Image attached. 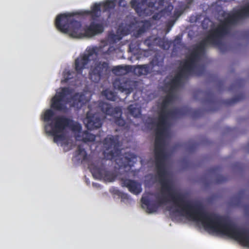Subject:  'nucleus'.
Listing matches in <instances>:
<instances>
[{
    "mask_svg": "<svg viewBox=\"0 0 249 249\" xmlns=\"http://www.w3.org/2000/svg\"><path fill=\"white\" fill-rule=\"evenodd\" d=\"M151 63L153 66H162L163 63V59L162 58L161 60H159L157 56H155L151 61Z\"/></svg>",
    "mask_w": 249,
    "mask_h": 249,
    "instance_id": "obj_34",
    "label": "nucleus"
},
{
    "mask_svg": "<svg viewBox=\"0 0 249 249\" xmlns=\"http://www.w3.org/2000/svg\"><path fill=\"white\" fill-rule=\"evenodd\" d=\"M131 83V81L129 79L124 77L116 79L113 82V85L115 89L125 92L128 95L133 90Z\"/></svg>",
    "mask_w": 249,
    "mask_h": 249,
    "instance_id": "obj_15",
    "label": "nucleus"
},
{
    "mask_svg": "<svg viewBox=\"0 0 249 249\" xmlns=\"http://www.w3.org/2000/svg\"><path fill=\"white\" fill-rule=\"evenodd\" d=\"M152 68L149 65H138L133 67L132 71L138 76L146 75L150 72Z\"/></svg>",
    "mask_w": 249,
    "mask_h": 249,
    "instance_id": "obj_20",
    "label": "nucleus"
},
{
    "mask_svg": "<svg viewBox=\"0 0 249 249\" xmlns=\"http://www.w3.org/2000/svg\"><path fill=\"white\" fill-rule=\"evenodd\" d=\"M76 155L79 157V159L82 161H86L88 159L87 153L81 145H78L76 151Z\"/></svg>",
    "mask_w": 249,
    "mask_h": 249,
    "instance_id": "obj_27",
    "label": "nucleus"
},
{
    "mask_svg": "<svg viewBox=\"0 0 249 249\" xmlns=\"http://www.w3.org/2000/svg\"><path fill=\"white\" fill-rule=\"evenodd\" d=\"M72 106L77 108H80L85 105L88 100L83 93H76L71 98Z\"/></svg>",
    "mask_w": 249,
    "mask_h": 249,
    "instance_id": "obj_19",
    "label": "nucleus"
},
{
    "mask_svg": "<svg viewBox=\"0 0 249 249\" xmlns=\"http://www.w3.org/2000/svg\"><path fill=\"white\" fill-rule=\"evenodd\" d=\"M175 22V20H171L168 21L167 24V26L168 28V32L170 30L171 27L174 25V23Z\"/></svg>",
    "mask_w": 249,
    "mask_h": 249,
    "instance_id": "obj_40",
    "label": "nucleus"
},
{
    "mask_svg": "<svg viewBox=\"0 0 249 249\" xmlns=\"http://www.w3.org/2000/svg\"><path fill=\"white\" fill-rule=\"evenodd\" d=\"M152 18L154 19H157V18H158V15H154L153 16Z\"/></svg>",
    "mask_w": 249,
    "mask_h": 249,
    "instance_id": "obj_44",
    "label": "nucleus"
},
{
    "mask_svg": "<svg viewBox=\"0 0 249 249\" xmlns=\"http://www.w3.org/2000/svg\"><path fill=\"white\" fill-rule=\"evenodd\" d=\"M155 196L157 200L155 203H151L150 199L147 196H143L141 198V202L146 206V212L148 213L156 212L159 207L168 201L167 197L163 195L160 196L156 195Z\"/></svg>",
    "mask_w": 249,
    "mask_h": 249,
    "instance_id": "obj_13",
    "label": "nucleus"
},
{
    "mask_svg": "<svg viewBox=\"0 0 249 249\" xmlns=\"http://www.w3.org/2000/svg\"><path fill=\"white\" fill-rule=\"evenodd\" d=\"M84 123L87 129L90 130L101 127L103 123L99 115L96 113L92 114L90 111L87 113Z\"/></svg>",
    "mask_w": 249,
    "mask_h": 249,
    "instance_id": "obj_14",
    "label": "nucleus"
},
{
    "mask_svg": "<svg viewBox=\"0 0 249 249\" xmlns=\"http://www.w3.org/2000/svg\"><path fill=\"white\" fill-rule=\"evenodd\" d=\"M122 187H126L128 191L134 195H139L142 191V184L138 181L127 178H121Z\"/></svg>",
    "mask_w": 249,
    "mask_h": 249,
    "instance_id": "obj_16",
    "label": "nucleus"
},
{
    "mask_svg": "<svg viewBox=\"0 0 249 249\" xmlns=\"http://www.w3.org/2000/svg\"><path fill=\"white\" fill-rule=\"evenodd\" d=\"M116 5L115 0H108L103 3V11H107L114 8Z\"/></svg>",
    "mask_w": 249,
    "mask_h": 249,
    "instance_id": "obj_30",
    "label": "nucleus"
},
{
    "mask_svg": "<svg viewBox=\"0 0 249 249\" xmlns=\"http://www.w3.org/2000/svg\"><path fill=\"white\" fill-rule=\"evenodd\" d=\"M97 50L96 47L89 48L84 54L80 55L75 60L74 69L77 74H81L83 70L88 68L93 55L97 56Z\"/></svg>",
    "mask_w": 249,
    "mask_h": 249,
    "instance_id": "obj_10",
    "label": "nucleus"
},
{
    "mask_svg": "<svg viewBox=\"0 0 249 249\" xmlns=\"http://www.w3.org/2000/svg\"><path fill=\"white\" fill-rule=\"evenodd\" d=\"M109 71V63L107 62L97 61L90 69L89 76L91 80L98 83L101 78Z\"/></svg>",
    "mask_w": 249,
    "mask_h": 249,
    "instance_id": "obj_12",
    "label": "nucleus"
},
{
    "mask_svg": "<svg viewBox=\"0 0 249 249\" xmlns=\"http://www.w3.org/2000/svg\"><path fill=\"white\" fill-rule=\"evenodd\" d=\"M185 114L182 108H175L171 110L160 109L159 113L156 129L154 154L155 166L159 182L161 186V191L169 193V196L171 201L177 207L176 212L181 214H184L187 217H222L206 212L200 204H192L187 201L184 196L180 193H170L172 184L167 178V172L165 166L167 153L164 149L163 137L168 117L178 118Z\"/></svg>",
    "mask_w": 249,
    "mask_h": 249,
    "instance_id": "obj_1",
    "label": "nucleus"
},
{
    "mask_svg": "<svg viewBox=\"0 0 249 249\" xmlns=\"http://www.w3.org/2000/svg\"><path fill=\"white\" fill-rule=\"evenodd\" d=\"M197 145V144H196V143L193 144V145L192 146V149L196 148V147Z\"/></svg>",
    "mask_w": 249,
    "mask_h": 249,
    "instance_id": "obj_45",
    "label": "nucleus"
},
{
    "mask_svg": "<svg viewBox=\"0 0 249 249\" xmlns=\"http://www.w3.org/2000/svg\"><path fill=\"white\" fill-rule=\"evenodd\" d=\"M221 16L224 18V19L216 28L210 30L207 36L198 44L200 51L205 52L206 48L210 45L217 46L222 50V39L229 33L231 26L245 17L241 9L232 13L223 11Z\"/></svg>",
    "mask_w": 249,
    "mask_h": 249,
    "instance_id": "obj_3",
    "label": "nucleus"
},
{
    "mask_svg": "<svg viewBox=\"0 0 249 249\" xmlns=\"http://www.w3.org/2000/svg\"><path fill=\"white\" fill-rule=\"evenodd\" d=\"M99 107L101 110L106 115L115 118L114 122L116 124L120 126L124 125L125 122L121 117L122 111L120 107H113L109 104L104 102L99 103Z\"/></svg>",
    "mask_w": 249,
    "mask_h": 249,
    "instance_id": "obj_11",
    "label": "nucleus"
},
{
    "mask_svg": "<svg viewBox=\"0 0 249 249\" xmlns=\"http://www.w3.org/2000/svg\"><path fill=\"white\" fill-rule=\"evenodd\" d=\"M103 160L101 161L96 162L89 166L92 175L96 178H103L105 180L112 182L115 180L116 176L112 172L108 171L106 168Z\"/></svg>",
    "mask_w": 249,
    "mask_h": 249,
    "instance_id": "obj_8",
    "label": "nucleus"
},
{
    "mask_svg": "<svg viewBox=\"0 0 249 249\" xmlns=\"http://www.w3.org/2000/svg\"><path fill=\"white\" fill-rule=\"evenodd\" d=\"M220 168L219 167H215L212 168H211L209 170V172L210 174H214L220 172Z\"/></svg>",
    "mask_w": 249,
    "mask_h": 249,
    "instance_id": "obj_39",
    "label": "nucleus"
},
{
    "mask_svg": "<svg viewBox=\"0 0 249 249\" xmlns=\"http://www.w3.org/2000/svg\"><path fill=\"white\" fill-rule=\"evenodd\" d=\"M241 9L245 17L249 16V4L248 6L241 8Z\"/></svg>",
    "mask_w": 249,
    "mask_h": 249,
    "instance_id": "obj_38",
    "label": "nucleus"
},
{
    "mask_svg": "<svg viewBox=\"0 0 249 249\" xmlns=\"http://www.w3.org/2000/svg\"><path fill=\"white\" fill-rule=\"evenodd\" d=\"M204 52L200 51V50L198 49V46H197L195 50L190 53L187 59L179 67L178 73L167 84V85L170 87V91H172L178 88L180 85L182 79L187 78L195 70L196 71V74L199 76L204 73L205 70L204 66L196 67V64L200 60V53Z\"/></svg>",
    "mask_w": 249,
    "mask_h": 249,
    "instance_id": "obj_4",
    "label": "nucleus"
},
{
    "mask_svg": "<svg viewBox=\"0 0 249 249\" xmlns=\"http://www.w3.org/2000/svg\"><path fill=\"white\" fill-rule=\"evenodd\" d=\"M105 150L103 152L104 157L107 160H112L121 154V144L118 135H108L103 141Z\"/></svg>",
    "mask_w": 249,
    "mask_h": 249,
    "instance_id": "obj_6",
    "label": "nucleus"
},
{
    "mask_svg": "<svg viewBox=\"0 0 249 249\" xmlns=\"http://www.w3.org/2000/svg\"><path fill=\"white\" fill-rule=\"evenodd\" d=\"M151 26L150 21L144 20L137 21L135 24V28L133 29V36L138 38L145 33Z\"/></svg>",
    "mask_w": 249,
    "mask_h": 249,
    "instance_id": "obj_18",
    "label": "nucleus"
},
{
    "mask_svg": "<svg viewBox=\"0 0 249 249\" xmlns=\"http://www.w3.org/2000/svg\"><path fill=\"white\" fill-rule=\"evenodd\" d=\"M159 37L155 36H150L145 39L143 42L145 45L147 46L148 48H151L153 46H157Z\"/></svg>",
    "mask_w": 249,
    "mask_h": 249,
    "instance_id": "obj_25",
    "label": "nucleus"
},
{
    "mask_svg": "<svg viewBox=\"0 0 249 249\" xmlns=\"http://www.w3.org/2000/svg\"><path fill=\"white\" fill-rule=\"evenodd\" d=\"M227 178L222 176V175H218L217 176L215 179V182L216 183L219 184L223 183L226 181H227Z\"/></svg>",
    "mask_w": 249,
    "mask_h": 249,
    "instance_id": "obj_36",
    "label": "nucleus"
},
{
    "mask_svg": "<svg viewBox=\"0 0 249 249\" xmlns=\"http://www.w3.org/2000/svg\"><path fill=\"white\" fill-rule=\"evenodd\" d=\"M209 94H210L211 98L210 100H208L207 101L210 103H212L213 104H215L216 102L214 100V99L213 98V94L210 93Z\"/></svg>",
    "mask_w": 249,
    "mask_h": 249,
    "instance_id": "obj_41",
    "label": "nucleus"
},
{
    "mask_svg": "<svg viewBox=\"0 0 249 249\" xmlns=\"http://www.w3.org/2000/svg\"><path fill=\"white\" fill-rule=\"evenodd\" d=\"M127 110L130 114L135 118L139 117L141 114V109L134 105H129Z\"/></svg>",
    "mask_w": 249,
    "mask_h": 249,
    "instance_id": "obj_26",
    "label": "nucleus"
},
{
    "mask_svg": "<svg viewBox=\"0 0 249 249\" xmlns=\"http://www.w3.org/2000/svg\"><path fill=\"white\" fill-rule=\"evenodd\" d=\"M137 156L131 153H125L120 159H116V162L120 168L131 167L136 162Z\"/></svg>",
    "mask_w": 249,
    "mask_h": 249,
    "instance_id": "obj_17",
    "label": "nucleus"
},
{
    "mask_svg": "<svg viewBox=\"0 0 249 249\" xmlns=\"http://www.w3.org/2000/svg\"><path fill=\"white\" fill-rule=\"evenodd\" d=\"M101 5L99 4L95 3L91 8L89 14L93 20H95L100 16Z\"/></svg>",
    "mask_w": 249,
    "mask_h": 249,
    "instance_id": "obj_23",
    "label": "nucleus"
},
{
    "mask_svg": "<svg viewBox=\"0 0 249 249\" xmlns=\"http://www.w3.org/2000/svg\"><path fill=\"white\" fill-rule=\"evenodd\" d=\"M112 36H116L114 34H113Z\"/></svg>",
    "mask_w": 249,
    "mask_h": 249,
    "instance_id": "obj_46",
    "label": "nucleus"
},
{
    "mask_svg": "<svg viewBox=\"0 0 249 249\" xmlns=\"http://www.w3.org/2000/svg\"><path fill=\"white\" fill-rule=\"evenodd\" d=\"M118 4L119 7L125 8L127 7V2L125 0H118Z\"/></svg>",
    "mask_w": 249,
    "mask_h": 249,
    "instance_id": "obj_37",
    "label": "nucleus"
},
{
    "mask_svg": "<svg viewBox=\"0 0 249 249\" xmlns=\"http://www.w3.org/2000/svg\"><path fill=\"white\" fill-rule=\"evenodd\" d=\"M181 15V13L179 11H175L174 16L177 18H178Z\"/></svg>",
    "mask_w": 249,
    "mask_h": 249,
    "instance_id": "obj_42",
    "label": "nucleus"
},
{
    "mask_svg": "<svg viewBox=\"0 0 249 249\" xmlns=\"http://www.w3.org/2000/svg\"><path fill=\"white\" fill-rule=\"evenodd\" d=\"M203 111H204V110H202L201 109H197L195 110L192 112V116L193 118L199 117L202 115Z\"/></svg>",
    "mask_w": 249,
    "mask_h": 249,
    "instance_id": "obj_35",
    "label": "nucleus"
},
{
    "mask_svg": "<svg viewBox=\"0 0 249 249\" xmlns=\"http://www.w3.org/2000/svg\"><path fill=\"white\" fill-rule=\"evenodd\" d=\"M132 69L131 66H117L112 69V71L116 75H124L132 71Z\"/></svg>",
    "mask_w": 249,
    "mask_h": 249,
    "instance_id": "obj_21",
    "label": "nucleus"
},
{
    "mask_svg": "<svg viewBox=\"0 0 249 249\" xmlns=\"http://www.w3.org/2000/svg\"><path fill=\"white\" fill-rule=\"evenodd\" d=\"M71 94V90L67 87L61 89V91L57 92L52 99L51 108L57 111H63L66 109V105L68 102V96Z\"/></svg>",
    "mask_w": 249,
    "mask_h": 249,
    "instance_id": "obj_9",
    "label": "nucleus"
},
{
    "mask_svg": "<svg viewBox=\"0 0 249 249\" xmlns=\"http://www.w3.org/2000/svg\"><path fill=\"white\" fill-rule=\"evenodd\" d=\"M54 121V123L51 122L45 125V130L46 133L53 136V141L56 143L65 140V135L58 133L62 132L66 127L74 129L78 126L74 124L72 120L63 116L55 117Z\"/></svg>",
    "mask_w": 249,
    "mask_h": 249,
    "instance_id": "obj_5",
    "label": "nucleus"
},
{
    "mask_svg": "<svg viewBox=\"0 0 249 249\" xmlns=\"http://www.w3.org/2000/svg\"><path fill=\"white\" fill-rule=\"evenodd\" d=\"M244 98V95L243 94H240L233 98L223 101V103L227 106H231L238 102L241 101Z\"/></svg>",
    "mask_w": 249,
    "mask_h": 249,
    "instance_id": "obj_24",
    "label": "nucleus"
},
{
    "mask_svg": "<svg viewBox=\"0 0 249 249\" xmlns=\"http://www.w3.org/2000/svg\"><path fill=\"white\" fill-rule=\"evenodd\" d=\"M54 116V113L52 109H47L43 115V121L45 122L52 121Z\"/></svg>",
    "mask_w": 249,
    "mask_h": 249,
    "instance_id": "obj_33",
    "label": "nucleus"
},
{
    "mask_svg": "<svg viewBox=\"0 0 249 249\" xmlns=\"http://www.w3.org/2000/svg\"><path fill=\"white\" fill-rule=\"evenodd\" d=\"M75 75V72L65 69L63 73V79L62 80L61 82L63 83H67L69 80L73 78Z\"/></svg>",
    "mask_w": 249,
    "mask_h": 249,
    "instance_id": "obj_29",
    "label": "nucleus"
},
{
    "mask_svg": "<svg viewBox=\"0 0 249 249\" xmlns=\"http://www.w3.org/2000/svg\"><path fill=\"white\" fill-rule=\"evenodd\" d=\"M157 40H158L157 46H159L164 50H168L169 48L170 44L168 41L165 40L164 39L159 37Z\"/></svg>",
    "mask_w": 249,
    "mask_h": 249,
    "instance_id": "obj_32",
    "label": "nucleus"
},
{
    "mask_svg": "<svg viewBox=\"0 0 249 249\" xmlns=\"http://www.w3.org/2000/svg\"><path fill=\"white\" fill-rule=\"evenodd\" d=\"M156 2L157 0H131L130 4L139 16L147 17L153 14Z\"/></svg>",
    "mask_w": 249,
    "mask_h": 249,
    "instance_id": "obj_7",
    "label": "nucleus"
},
{
    "mask_svg": "<svg viewBox=\"0 0 249 249\" xmlns=\"http://www.w3.org/2000/svg\"><path fill=\"white\" fill-rule=\"evenodd\" d=\"M244 194V191H240L239 194H238V195H239V198H241L242 197V196Z\"/></svg>",
    "mask_w": 249,
    "mask_h": 249,
    "instance_id": "obj_43",
    "label": "nucleus"
},
{
    "mask_svg": "<svg viewBox=\"0 0 249 249\" xmlns=\"http://www.w3.org/2000/svg\"><path fill=\"white\" fill-rule=\"evenodd\" d=\"M102 94L108 100L115 101L116 100V94L112 91L105 89L102 92Z\"/></svg>",
    "mask_w": 249,
    "mask_h": 249,
    "instance_id": "obj_31",
    "label": "nucleus"
},
{
    "mask_svg": "<svg viewBox=\"0 0 249 249\" xmlns=\"http://www.w3.org/2000/svg\"><path fill=\"white\" fill-rule=\"evenodd\" d=\"M95 136L87 131L83 132L82 134V141L84 142H92L95 140Z\"/></svg>",
    "mask_w": 249,
    "mask_h": 249,
    "instance_id": "obj_28",
    "label": "nucleus"
},
{
    "mask_svg": "<svg viewBox=\"0 0 249 249\" xmlns=\"http://www.w3.org/2000/svg\"><path fill=\"white\" fill-rule=\"evenodd\" d=\"M56 28L73 38L90 37L104 32L103 25L91 22L89 26L83 27L81 22L75 19L74 14H62L55 19Z\"/></svg>",
    "mask_w": 249,
    "mask_h": 249,
    "instance_id": "obj_2",
    "label": "nucleus"
},
{
    "mask_svg": "<svg viewBox=\"0 0 249 249\" xmlns=\"http://www.w3.org/2000/svg\"><path fill=\"white\" fill-rule=\"evenodd\" d=\"M170 91V92L165 97L163 100L160 109L167 110V107L169 104L171 103L174 98V95Z\"/></svg>",
    "mask_w": 249,
    "mask_h": 249,
    "instance_id": "obj_22",
    "label": "nucleus"
}]
</instances>
